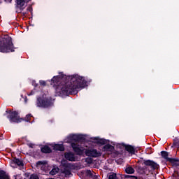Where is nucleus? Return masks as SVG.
Instances as JSON below:
<instances>
[{
	"label": "nucleus",
	"instance_id": "1",
	"mask_svg": "<svg viewBox=\"0 0 179 179\" xmlns=\"http://www.w3.org/2000/svg\"><path fill=\"white\" fill-rule=\"evenodd\" d=\"M51 85L55 88L56 94L64 97L69 94H78V89H83L87 86L85 77L78 74L66 76L59 73L51 79Z\"/></svg>",
	"mask_w": 179,
	"mask_h": 179
},
{
	"label": "nucleus",
	"instance_id": "2",
	"mask_svg": "<svg viewBox=\"0 0 179 179\" xmlns=\"http://www.w3.org/2000/svg\"><path fill=\"white\" fill-rule=\"evenodd\" d=\"M16 48L12 42V37L9 35H4L0 38V52H15Z\"/></svg>",
	"mask_w": 179,
	"mask_h": 179
},
{
	"label": "nucleus",
	"instance_id": "3",
	"mask_svg": "<svg viewBox=\"0 0 179 179\" xmlns=\"http://www.w3.org/2000/svg\"><path fill=\"white\" fill-rule=\"evenodd\" d=\"M6 113L8 114L7 118L9 120L10 122H15L16 124H19V122H22L23 120L26 121V122H30L31 117H33V115L29 113L26 115L24 119L20 118V117H19V112L16 110L12 111L7 110Z\"/></svg>",
	"mask_w": 179,
	"mask_h": 179
},
{
	"label": "nucleus",
	"instance_id": "4",
	"mask_svg": "<svg viewBox=\"0 0 179 179\" xmlns=\"http://www.w3.org/2000/svg\"><path fill=\"white\" fill-rule=\"evenodd\" d=\"M52 106H54V100L51 96H39L36 99V107H40L41 108H50V107Z\"/></svg>",
	"mask_w": 179,
	"mask_h": 179
},
{
	"label": "nucleus",
	"instance_id": "5",
	"mask_svg": "<svg viewBox=\"0 0 179 179\" xmlns=\"http://www.w3.org/2000/svg\"><path fill=\"white\" fill-rule=\"evenodd\" d=\"M143 164L145 166L148 173L153 174V171L159 170L160 169V165L155 162L153 160L148 159L143 161Z\"/></svg>",
	"mask_w": 179,
	"mask_h": 179
},
{
	"label": "nucleus",
	"instance_id": "6",
	"mask_svg": "<svg viewBox=\"0 0 179 179\" xmlns=\"http://www.w3.org/2000/svg\"><path fill=\"white\" fill-rule=\"evenodd\" d=\"M67 139L69 142H80L81 143L86 141V138L82 134H70Z\"/></svg>",
	"mask_w": 179,
	"mask_h": 179
},
{
	"label": "nucleus",
	"instance_id": "7",
	"mask_svg": "<svg viewBox=\"0 0 179 179\" xmlns=\"http://www.w3.org/2000/svg\"><path fill=\"white\" fill-rule=\"evenodd\" d=\"M61 164L64 168V169H60V173H62V174H64L65 177H69V176L72 174L71 169H68L71 167V164H68L65 161H62Z\"/></svg>",
	"mask_w": 179,
	"mask_h": 179
},
{
	"label": "nucleus",
	"instance_id": "8",
	"mask_svg": "<svg viewBox=\"0 0 179 179\" xmlns=\"http://www.w3.org/2000/svg\"><path fill=\"white\" fill-rule=\"evenodd\" d=\"M161 156L162 159H164L166 162H169L171 164H176L177 162H178V159L176 158H170L169 157V152L167 151H162L161 152Z\"/></svg>",
	"mask_w": 179,
	"mask_h": 179
},
{
	"label": "nucleus",
	"instance_id": "9",
	"mask_svg": "<svg viewBox=\"0 0 179 179\" xmlns=\"http://www.w3.org/2000/svg\"><path fill=\"white\" fill-rule=\"evenodd\" d=\"M10 166H11L13 167V169H15V168H16V166L23 167V166H24V164L23 163L22 160H20L18 158L14 157L12 159V161L10 164Z\"/></svg>",
	"mask_w": 179,
	"mask_h": 179
},
{
	"label": "nucleus",
	"instance_id": "10",
	"mask_svg": "<svg viewBox=\"0 0 179 179\" xmlns=\"http://www.w3.org/2000/svg\"><path fill=\"white\" fill-rule=\"evenodd\" d=\"M137 173L138 174H140V176H142L141 177H144V178H145V176H148L149 174V171L146 169V166H143V167L139 166L137 169Z\"/></svg>",
	"mask_w": 179,
	"mask_h": 179
},
{
	"label": "nucleus",
	"instance_id": "11",
	"mask_svg": "<svg viewBox=\"0 0 179 179\" xmlns=\"http://www.w3.org/2000/svg\"><path fill=\"white\" fill-rule=\"evenodd\" d=\"M93 141H94V143H96L97 145H107V140H106L104 138L94 137L93 138Z\"/></svg>",
	"mask_w": 179,
	"mask_h": 179
},
{
	"label": "nucleus",
	"instance_id": "12",
	"mask_svg": "<svg viewBox=\"0 0 179 179\" xmlns=\"http://www.w3.org/2000/svg\"><path fill=\"white\" fill-rule=\"evenodd\" d=\"M71 148L73 152H75V153H76L77 155H80V153H82V150L80 149V148H79V145L76 144V143H71Z\"/></svg>",
	"mask_w": 179,
	"mask_h": 179
},
{
	"label": "nucleus",
	"instance_id": "13",
	"mask_svg": "<svg viewBox=\"0 0 179 179\" xmlns=\"http://www.w3.org/2000/svg\"><path fill=\"white\" fill-rule=\"evenodd\" d=\"M123 146L125 150H127V152H128L131 155H135V148H134V146L131 145H125V144H123Z\"/></svg>",
	"mask_w": 179,
	"mask_h": 179
},
{
	"label": "nucleus",
	"instance_id": "14",
	"mask_svg": "<svg viewBox=\"0 0 179 179\" xmlns=\"http://www.w3.org/2000/svg\"><path fill=\"white\" fill-rule=\"evenodd\" d=\"M65 159L69 160V162H76V158H75V155L72 152H67L64 155Z\"/></svg>",
	"mask_w": 179,
	"mask_h": 179
},
{
	"label": "nucleus",
	"instance_id": "15",
	"mask_svg": "<svg viewBox=\"0 0 179 179\" xmlns=\"http://www.w3.org/2000/svg\"><path fill=\"white\" fill-rule=\"evenodd\" d=\"M120 177H122V179H145V176H135L131 175H123L120 176Z\"/></svg>",
	"mask_w": 179,
	"mask_h": 179
},
{
	"label": "nucleus",
	"instance_id": "16",
	"mask_svg": "<svg viewBox=\"0 0 179 179\" xmlns=\"http://www.w3.org/2000/svg\"><path fill=\"white\" fill-rule=\"evenodd\" d=\"M24 3H25L24 0H16V8H17L18 6L20 11L22 12L24 9Z\"/></svg>",
	"mask_w": 179,
	"mask_h": 179
},
{
	"label": "nucleus",
	"instance_id": "17",
	"mask_svg": "<svg viewBox=\"0 0 179 179\" xmlns=\"http://www.w3.org/2000/svg\"><path fill=\"white\" fill-rule=\"evenodd\" d=\"M124 176V175H121V174H117L114 172H111L108 174V179H122V176Z\"/></svg>",
	"mask_w": 179,
	"mask_h": 179
},
{
	"label": "nucleus",
	"instance_id": "18",
	"mask_svg": "<svg viewBox=\"0 0 179 179\" xmlns=\"http://www.w3.org/2000/svg\"><path fill=\"white\" fill-rule=\"evenodd\" d=\"M54 150H59V152H64L65 150V147L62 144H55L53 146Z\"/></svg>",
	"mask_w": 179,
	"mask_h": 179
},
{
	"label": "nucleus",
	"instance_id": "19",
	"mask_svg": "<svg viewBox=\"0 0 179 179\" xmlns=\"http://www.w3.org/2000/svg\"><path fill=\"white\" fill-rule=\"evenodd\" d=\"M103 152H113L114 150V146L110 144H106L103 147Z\"/></svg>",
	"mask_w": 179,
	"mask_h": 179
},
{
	"label": "nucleus",
	"instance_id": "20",
	"mask_svg": "<svg viewBox=\"0 0 179 179\" xmlns=\"http://www.w3.org/2000/svg\"><path fill=\"white\" fill-rule=\"evenodd\" d=\"M41 152H42V153H52V150H51V148H50V146L44 145L41 148Z\"/></svg>",
	"mask_w": 179,
	"mask_h": 179
},
{
	"label": "nucleus",
	"instance_id": "21",
	"mask_svg": "<svg viewBox=\"0 0 179 179\" xmlns=\"http://www.w3.org/2000/svg\"><path fill=\"white\" fill-rule=\"evenodd\" d=\"M0 179H10V176L5 171L0 170Z\"/></svg>",
	"mask_w": 179,
	"mask_h": 179
},
{
	"label": "nucleus",
	"instance_id": "22",
	"mask_svg": "<svg viewBox=\"0 0 179 179\" xmlns=\"http://www.w3.org/2000/svg\"><path fill=\"white\" fill-rule=\"evenodd\" d=\"M125 173H127V174H134L135 169L131 166H127L125 169Z\"/></svg>",
	"mask_w": 179,
	"mask_h": 179
},
{
	"label": "nucleus",
	"instance_id": "23",
	"mask_svg": "<svg viewBox=\"0 0 179 179\" xmlns=\"http://www.w3.org/2000/svg\"><path fill=\"white\" fill-rule=\"evenodd\" d=\"M90 154L92 157H99V156H100V153L97 152V150L94 149L90 150Z\"/></svg>",
	"mask_w": 179,
	"mask_h": 179
},
{
	"label": "nucleus",
	"instance_id": "24",
	"mask_svg": "<svg viewBox=\"0 0 179 179\" xmlns=\"http://www.w3.org/2000/svg\"><path fill=\"white\" fill-rule=\"evenodd\" d=\"M58 171H59V168L52 169L50 171V176H55V174L58 173Z\"/></svg>",
	"mask_w": 179,
	"mask_h": 179
},
{
	"label": "nucleus",
	"instance_id": "25",
	"mask_svg": "<svg viewBox=\"0 0 179 179\" xmlns=\"http://www.w3.org/2000/svg\"><path fill=\"white\" fill-rule=\"evenodd\" d=\"M85 174H86L87 177H89V178H92V177L93 176V173H92L91 170H87L85 171Z\"/></svg>",
	"mask_w": 179,
	"mask_h": 179
},
{
	"label": "nucleus",
	"instance_id": "26",
	"mask_svg": "<svg viewBox=\"0 0 179 179\" xmlns=\"http://www.w3.org/2000/svg\"><path fill=\"white\" fill-rule=\"evenodd\" d=\"M45 164V162L43 161H38L36 164V167H40V166H44Z\"/></svg>",
	"mask_w": 179,
	"mask_h": 179
},
{
	"label": "nucleus",
	"instance_id": "27",
	"mask_svg": "<svg viewBox=\"0 0 179 179\" xmlns=\"http://www.w3.org/2000/svg\"><path fill=\"white\" fill-rule=\"evenodd\" d=\"M29 179H40V178H38V176L36 173H32Z\"/></svg>",
	"mask_w": 179,
	"mask_h": 179
},
{
	"label": "nucleus",
	"instance_id": "28",
	"mask_svg": "<svg viewBox=\"0 0 179 179\" xmlns=\"http://www.w3.org/2000/svg\"><path fill=\"white\" fill-rule=\"evenodd\" d=\"M86 163H87V164H92V163H93V159L92 158H87L85 159Z\"/></svg>",
	"mask_w": 179,
	"mask_h": 179
},
{
	"label": "nucleus",
	"instance_id": "29",
	"mask_svg": "<svg viewBox=\"0 0 179 179\" xmlns=\"http://www.w3.org/2000/svg\"><path fill=\"white\" fill-rule=\"evenodd\" d=\"M39 84L41 86H47V83L43 80H39Z\"/></svg>",
	"mask_w": 179,
	"mask_h": 179
},
{
	"label": "nucleus",
	"instance_id": "30",
	"mask_svg": "<svg viewBox=\"0 0 179 179\" xmlns=\"http://www.w3.org/2000/svg\"><path fill=\"white\" fill-rule=\"evenodd\" d=\"M173 146L176 148H179V142H173Z\"/></svg>",
	"mask_w": 179,
	"mask_h": 179
},
{
	"label": "nucleus",
	"instance_id": "31",
	"mask_svg": "<svg viewBox=\"0 0 179 179\" xmlns=\"http://www.w3.org/2000/svg\"><path fill=\"white\" fill-rule=\"evenodd\" d=\"M92 179H97L99 178V176L97 175L92 174V177H91Z\"/></svg>",
	"mask_w": 179,
	"mask_h": 179
},
{
	"label": "nucleus",
	"instance_id": "32",
	"mask_svg": "<svg viewBox=\"0 0 179 179\" xmlns=\"http://www.w3.org/2000/svg\"><path fill=\"white\" fill-rule=\"evenodd\" d=\"M27 10H29V12H33V7L31 6L28 7Z\"/></svg>",
	"mask_w": 179,
	"mask_h": 179
},
{
	"label": "nucleus",
	"instance_id": "33",
	"mask_svg": "<svg viewBox=\"0 0 179 179\" xmlns=\"http://www.w3.org/2000/svg\"><path fill=\"white\" fill-rule=\"evenodd\" d=\"M32 83L34 87H37L38 86V84L36 83V81H33Z\"/></svg>",
	"mask_w": 179,
	"mask_h": 179
},
{
	"label": "nucleus",
	"instance_id": "34",
	"mask_svg": "<svg viewBox=\"0 0 179 179\" xmlns=\"http://www.w3.org/2000/svg\"><path fill=\"white\" fill-rule=\"evenodd\" d=\"M33 94H34V92H31V93L29 94V96H32Z\"/></svg>",
	"mask_w": 179,
	"mask_h": 179
},
{
	"label": "nucleus",
	"instance_id": "35",
	"mask_svg": "<svg viewBox=\"0 0 179 179\" xmlns=\"http://www.w3.org/2000/svg\"><path fill=\"white\" fill-rule=\"evenodd\" d=\"M7 2H12V0H6Z\"/></svg>",
	"mask_w": 179,
	"mask_h": 179
},
{
	"label": "nucleus",
	"instance_id": "36",
	"mask_svg": "<svg viewBox=\"0 0 179 179\" xmlns=\"http://www.w3.org/2000/svg\"><path fill=\"white\" fill-rule=\"evenodd\" d=\"M29 148H33V145H29Z\"/></svg>",
	"mask_w": 179,
	"mask_h": 179
},
{
	"label": "nucleus",
	"instance_id": "37",
	"mask_svg": "<svg viewBox=\"0 0 179 179\" xmlns=\"http://www.w3.org/2000/svg\"><path fill=\"white\" fill-rule=\"evenodd\" d=\"M23 15H26V13H23Z\"/></svg>",
	"mask_w": 179,
	"mask_h": 179
},
{
	"label": "nucleus",
	"instance_id": "38",
	"mask_svg": "<svg viewBox=\"0 0 179 179\" xmlns=\"http://www.w3.org/2000/svg\"><path fill=\"white\" fill-rule=\"evenodd\" d=\"M28 1H31V0H28Z\"/></svg>",
	"mask_w": 179,
	"mask_h": 179
}]
</instances>
